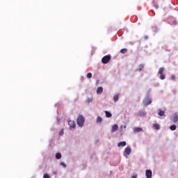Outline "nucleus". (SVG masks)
<instances>
[{"label": "nucleus", "instance_id": "nucleus-1", "mask_svg": "<svg viewBox=\"0 0 178 178\" xmlns=\"http://www.w3.org/2000/svg\"><path fill=\"white\" fill-rule=\"evenodd\" d=\"M76 122L78 126L83 127V126H84V122H86V118L83 115H79Z\"/></svg>", "mask_w": 178, "mask_h": 178}, {"label": "nucleus", "instance_id": "nucleus-2", "mask_svg": "<svg viewBox=\"0 0 178 178\" xmlns=\"http://www.w3.org/2000/svg\"><path fill=\"white\" fill-rule=\"evenodd\" d=\"M163 72H165V68L164 67H160L159 70V74L161 75L160 76L161 80H165V74H163Z\"/></svg>", "mask_w": 178, "mask_h": 178}, {"label": "nucleus", "instance_id": "nucleus-3", "mask_svg": "<svg viewBox=\"0 0 178 178\" xmlns=\"http://www.w3.org/2000/svg\"><path fill=\"white\" fill-rule=\"evenodd\" d=\"M110 60H111V55L105 56L102 59V62L104 65H106V63H108V62H109Z\"/></svg>", "mask_w": 178, "mask_h": 178}, {"label": "nucleus", "instance_id": "nucleus-4", "mask_svg": "<svg viewBox=\"0 0 178 178\" xmlns=\"http://www.w3.org/2000/svg\"><path fill=\"white\" fill-rule=\"evenodd\" d=\"M152 103V100L149 97H146L143 100V104L145 105V106H148V105H150V104Z\"/></svg>", "mask_w": 178, "mask_h": 178}, {"label": "nucleus", "instance_id": "nucleus-5", "mask_svg": "<svg viewBox=\"0 0 178 178\" xmlns=\"http://www.w3.org/2000/svg\"><path fill=\"white\" fill-rule=\"evenodd\" d=\"M145 176L147 178H152V171L151 170H147L145 172Z\"/></svg>", "mask_w": 178, "mask_h": 178}, {"label": "nucleus", "instance_id": "nucleus-6", "mask_svg": "<svg viewBox=\"0 0 178 178\" xmlns=\"http://www.w3.org/2000/svg\"><path fill=\"white\" fill-rule=\"evenodd\" d=\"M68 124H69L70 129H74L76 127V122L74 121L70 120L68 122Z\"/></svg>", "mask_w": 178, "mask_h": 178}, {"label": "nucleus", "instance_id": "nucleus-7", "mask_svg": "<svg viewBox=\"0 0 178 178\" xmlns=\"http://www.w3.org/2000/svg\"><path fill=\"white\" fill-rule=\"evenodd\" d=\"M172 122L173 123H177L178 122V114L177 113H175L172 118Z\"/></svg>", "mask_w": 178, "mask_h": 178}, {"label": "nucleus", "instance_id": "nucleus-8", "mask_svg": "<svg viewBox=\"0 0 178 178\" xmlns=\"http://www.w3.org/2000/svg\"><path fill=\"white\" fill-rule=\"evenodd\" d=\"M124 152L125 154H127V155H130V154H131V148L130 147H126L124 149Z\"/></svg>", "mask_w": 178, "mask_h": 178}, {"label": "nucleus", "instance_id": "nucleus-9", "mask_svg": "<svg viewBox=\"0 0 178 178\" xmlns=\"http://www.w3.org/2000/svg\"><path fill=\"white\" fill-rule=\"evenodd\" d=\"M102 91H104V88L99 87V88H97V94H98V95L102 94Z\"/></svg>", "mask_w": 178, "mask_h": 178}, {"label": "nucleus", "instance_id": "nucleus-10", "mask_svg": "<svg viewBox=\"0 0 178 178\" xmlns=\"http://www.w3.org/2000/svg\"><path fill=\"white\" fill-rule=\"evenodd\" d=\"M118 129H119L118 124H114L112 127V133H115V131H117Z\"/></svg>", "mask_w": 178, "mask_h": 178}, {"label": "nucleus", "instance_id": "nucleus-11", "mask_svg": "<svg viewBox=\"0 0 178 178\" xmlns=\"http://www.w3.org/2000/svg\"><path fill=\"white\" fill-rule=\"evenodd\" d=\"M134 133H139V131H143V128L135 127L134 129Z\"/></svg>", "mask_w": 178, "mask_h": 178}, {"label": "nucleus", "instance_id": "nucleus-12", "mask_svg": "<svg viewBox=\"0 0 178 178\" xmlns=\"http://www.w3.org/2000/svg\"><path fill=\"white\" fill-rule=\"evenodd\" d=\"M118 147H126V141L118 143Z\"/></svg>", "mask_w": 178, "mask_h": 178}, {"label": "nucleus", "instance_id": "nucleus-13", "mask_svg": "<svg viewBox=\"0 0 178 178\" xmlns=\"http://www.w3.org/2000/svg\"><path fill=\"white\" fill-rule=\"evenodd\" d=\"M153 127L155 130H159L161 129V126L159 124H153Z\"/></svg>", "mask_w": 178, "mask_h": 178}, {"label": "nucleus", "instance_id": "nucleus-14", "mask_svg": "<svg viewBox=\"0 0 178 178\" xmlns=\"http://www.w3.org/2000/svg\"><path fill=\"white\" fill-rule=\"evenodd\" d=\"M113 101L115 102H118L119 101V94H117V95H114Z\"/></svg>", "mask_w": 178, "mask_h": 178}, {"label": "nucleus", "instance_id": "nucleus-15", "mask_svg": "<svg viewBox=\"0 0 178 178\" xmlns=\"http://www.w3.org/2000/svg\"><path fill=\"white\" fill-rule=\"evenodd\" d=\"M105 114L106 118H112V113H111L109 111H105Z\"/></svg>", "mask_w": 178, "mask_h": 178}, {"label": "nucleus", "instance_id": "nucleus-16", "mask_svg": "<svg viewBox=\"0 0 178 178\" xmlns=\"http://www.w3.org/2000/svg\"><path fill=\"white\" fill-rule=\"evenodd\" d=\"M56 159H60L62 158V154L60 153H56Z\"/></svg>", "mask_w": 178, "mask_h": 178}, {"label": "nucleus", "instance_id": "nucleus-17", "mask_svg": "<svg viewBox=\"0 0 178 178\" xmlns=\"http://www.w3.org/2000/svg\"><path fill=\"white\" fill-rule=\"evenodd\" d=\"M159 116H165V111H163L162 110H159Z\"/></svg>", "mask_w": 178, "mask_h": 178}, {"label": "nucleus", "instance_id": "nucleus-18", "mask_svg": "<svg viewBox=\"0 0 178 178\" xmlns=\"http://www.w3.org/2000/svg\"><path fill=\"white\" fill-rule=\"evenodd\" d=\"M170 130H172V131H175V130H176V126L175 124L172 125L170 127Z\"/></svg>", "mask_w": 178, "mask_h": 178}, {"label": "nucleus", "instance_id": "nucleus-19", "mask_svg": "<svg viewBox=\"0 0 178 178\" xmlns=\"http://www.w3.org/2000/svg\"><path fill=\"white\" fill-rule=\"evenodd\" d=\"M101 122H102V118L98 116L97 119V123H101Z\"/></svg>", "mask_w": 178, "mask_h": 178}, {"label": "nucleus", "instance_id": "nucleus-20", "mask_svg": "<svg viewBox=\"0 0 178 178\" xmlns=\"http://www.w3.org/2000/svg\"><path fill=\"white\" fill-rule=\"evenodd\" d=\"M121 54H126L127 52V49H122L120 50Z\"/></svg>", "mask_w": 178, "mask_h": 178}, {"label": "nucleus", "instance_id": "nucleus-21", "mask_svg": "<svg viewBox=\"0 0 178 178\" xmlns=\"http://www.w3.org/2000/svg\"><path fill=\"white\" fill-rule=\"evenodd\" d=\"M88 79H91L92 77V74L91 72H89L87 74Z\"/></svg>", "mask_w": 178, "mask_h": 178}, {"label": "nucleus", "instance_id": "nucleus-22", "mask_svg": "<svg viewBox=\"0 0 178 178\" xmlns=\"http://www.w3.org/2000/svg\"><path fill=\"white\" fill-rule=\"evenodd\" d=\"M43 178H50V177H49V175H48V174H44V175H43Z\"/></svg>", "mask_w": 178, "mask_h": 178}, {"label": "nucleus", "instance_id": "nucleus-23", "mask_svg": "<svg viewBox=\"0 0 178 178\" xmlns=\"http://www.w3.org/2000/svg\"><path fill=\"white\" fill-rule=\"evenodd\" d=\"M63 129L60 130V133H59V136H63Z\"/></svg>", "mask_w": 178, "mask_h": 178}, {"label": "nucleus", "instance_id": "nucleus-24", "mask_svg": "<svg viewBox=\"0 0 178 178\" xmlns=\"http://www.w3.org/2000/svg\"><path fill=\"white\" fill-rule=\"evenodd\" d=\"M60 165L61 166H63V168H66V163H65L64 162H61Z\"/></svg>", "mask_w": 178, "mask_h": 178}, {"label": "nucleus", "instance_id": "nucleus-25", "mask_svg": "<svg viewBox=\"0 0 178 178\" xmlns=\"http://www.w3.org/2000/svg\"><path fill=\"white\" fill-rule=\"evenodd\" d=\"M92 101V98H88L87 100L88 104H90Z\"/></svg>", "mask_w": 178, "mask_h": 178}, {"label": "nucleus", "instance_id": "nucleus-26", "mask_svg": "<svg viewBox=\"0 0 178 178\" xmlns=\"http://www.w3.org/2000/svg\"><path fill=\"white\" fill-rule=\"evenodd\" d=\"M171 79H172V80H175L176 79V76L175 75H172L171 76Z\"/></svg>", "mask_w": 178, "mask_h": 178}, {"label": "nucleus", "instance_id": "nucleus-27", "mask_svg": "<svg viewBox=\"0 0 178 178\" xmlns=\"http://www.w3.org/2000/svg\"><path fill=\"white\" fill-rule=\"evenodd\" d=\"M144 67L143 66V65H140V69H139V72H141V70H143V68Z\"/></svg>", "mask_w": 178, "mask_h": 178}, {"label": "nucleus", "instance_id": "nucleus-28", "mask_svg": "<svg viewBox=\"0 0 178 178\" xmlns=\"http://www.w3.org/2000/svg\"><path fill=\"white\" fill-rule=\"evenodd\" d=\"M57 173H58V172H56V171L53 172V175H57Z\"/></svg>", "mask_w": 178, "mask_h": 178}, {"label": "nucleus", "instance_id": "nucleus-29", "mask_svg": "<svg viewBox=\"0 0 178 178\" xmlns=\"http://www.w3.org/2000/svg\"><path fill=\"white\" fill-rule=\"evenodd\" d=\"M159 8V6H155V9H158Z\"/></svg>", "mask_w": 178, "mask_h": 178}, {"label": "nucleus", "instance_id": "nucleus-30", "mask_svg": "<svg viewBox=\"0 0 178 178\" xmlns=\"http://www.w3.org/2000/svg\"><path fill=\"white\" fill-rule=\"evenodd\" d=\"M131 178H137V176L134 175V176H132V177H131Z\"/></svg>", "mask_w": 178, "mask_h": 178}]
</instances>
